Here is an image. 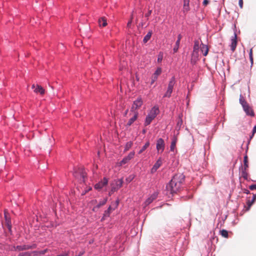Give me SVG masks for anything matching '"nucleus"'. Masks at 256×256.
<instances>
[{"label":"nucleus","mask_w":256,"mask_h":256,"mask_svg":"<svg viewBox=\"0 0 256 256\" xmlns=\"http://www.w3.org/2000/svg\"><path fill=\"white\" fill-rule=\"evenodd\" d=\"M185 176L183 174H175L166 186L167 192H170L172 194L176 193L182 188Z\"/></svg>","instance_id":"obj_1"},{"label":"nucleus","mask_w":256,"mask_h":256,"mask_svg":"<svg viewBox=\"0 0 256 256\" xmlns=\"http://www.w3.org/2000/svg\"><path fill=\"white\" fill-rule=\"evenodd\" d=\"M74 176L80 182H84L85 178L86 177V173L82 167L74 168L73 172Z\"/></svg>","instance_id":"obj_3"},{"label":"nucleus","mask_w":256,"mask_h":256,"mask_svg":"<svg viewBox=\"0 0 256 256\" xmlns=\"http://www.w3.org/2000/svg\"><path fill=\"white\" fill-rule=\"evenodd\" d=\"M34 88V84H33V85L32 86V88Z\"/></svg>","instance_id":"obj_64"},{"label":"nucleus","mask_w":256,"mask_h":256,"mask_svg":"<svg viewBox=\"0 0 256 256\" xmlns=\"http://www.w3.org/2000/svg\"><path fill=\"white\" fill-rule=\"evenodd\" d=\"M241 176L246 180H248V174L246 172V170H241Z\"/></svg>","instance_id":"obj_32"},{"label":"nucleus","mask_w":256,"mask_h":256,"mask_svg":"<svg viewBox=\"0 0 256 256\" xmlns=\"http://www.w3.org/2000/svg\"><path fill=\"white\" fill-rule=\"evenodd\" d=\"M143 104V102L141 97H138L133 102L132 105L137 109L139 108Z\"/></svg>","instance_id":"obj_15"},{"label":"nucleus","mask_w":256,"mask_h":256,"mask_svg":"<svg viewBox=\"0 0 256 256\" xmlns=\"http://www.w3.org/2000/svg\"><path fill=\"white\" fill-rule=\"evenodd\" d=\"M252 132L253 134H254L256 132V124L254 126Z\"/></svg>","instance_id":"obj_54"},{"label":"nucleus","mask_w":256,"mask_h":256,"mask_svg":"<svg viewBox=\"0 0 256 256\" xmlns=\"http://www.w3.org/2000/svg\"><path fill=\"white\" fill-rule=\"evenodd\" d=\"M4 218L5 220V224L7 226L8 232L10 234H12V224L11 222V218L10 217L8 216V213L4 212Z\"/></svg>","instance_id":"obj_7"},{"label":"nucleus","mask_w":256,"mask_h":256,"mask_svg":"<svg viewBox=\"0 0 256 256\" xmlns=\"http://www.w3.org/2000/svg\"><path fill=\"white\" fill-rule=\"evenodd\" d=\"M108 201V198H104L102 200H101L96 205V208H100L101 206H104Z\"/></svg>","instance_id":"obj_27"},{"label":"nucleus","mask_w":256,"mask_h":256,"mask_svg":"<svg viewBox=\"0 0 256 256\" xmlns=\"http://www.w3.org/2000/svg\"><path fill=\"white\" fill-rule=\"evenodd\" d=\"M135 176L134 174H130L126 178V180L128 183L130 182L134 178Z\"/></svg>","instance_id":"obj_37"},{"label":"nucleus","mask_w":256,"mask_h":256,"mask_svg":"<svg viewBox=\"0 0 256 256\" xmlns=\"http://www.w3.org/2000/svg\"><path fill=\"white\" fill-rule=\"evenodd\" d=\"M124 183L123 178H118L114 180L113 182L111 184L112 188L108 192V195L110 196L113 193L117 192L122 186Z\"/></svg>","instance_id":"obj_4"},{"label":"nucleus","mask_w":256,"mask_h":256,"mask_svg":"<svg viewBox=\"0 0 256 256\" xmlns=\"http://www.w3.org/2000/svg\"><path fill=\"white\" fill-rule=\"evenodd\" d=\"M158 194V192H154L146 200V203L147 204H149L152 202L156 198Z\"/></svg>","instance_id":"obj_14"},{"label":"nucleus","mask_w":256,"mask_h":256,"mask_svg":"<svg viewBox=\"0 0 256 256\" xmlns=\"http://www.w3.org/2000/svg\"><path fill=\"white\" fill-rule=\"evenodd\" d=\"M193 86H194V84H192V86L190 87V88H188V92H190V90H192Z\"/></svg>","instance_id":"obj_58"},{"label":"nucleus","mask_w":256,"mask_h":256,"mask_svg":"<svg viewBox=\"0 0 256 256\" xmlns=\"http://www.w3.org/2000/svg\"><path fill=\"white\" fill-rule=\"evenodd\" d=\"M138 112H135V114H134V116L131 118L126 124V128H128L136 120L138 117Z\"/></svg>","instance_id":"obj_16"},{"label":"nucleus","mask_w":256,"mask_h":256,"mask_svg":"<svg viewBox=\"0 0 256 256\" xmlns=\"http://www.w3.org/2000/svg\"><path fill=\"white\" fill-rule=\"evenodd\" d=\"M198 60V58H192L191 57V59H190V64L192 65V66H194V64H196V62H197V61Z\"/></svg>","instance_id":"obj_42"},{"label":"nucleus","mask_w":256,"mask_h":256,"mask_svg":"<svg viewBox=\"0 0 256 256\" xmlns=\"http://www.w3.org/2000/svg\"><path fill=\"white\" fill-rule=\"evenodd\" d=\"M234 36H232L231 38V44H230V49L232 51L234 52L236 50V48L237 46V34H236V25L234 24Z\"/></svg>","instance_id":"obj_5"},{"label":"nucleus","mask_w":256,"mask_h":256,"mask_svg":"<svg viewBox=\"0 0 256 256\" xmlns=\"http://www.w3.org/2000/svg\"><path fill=\"white\" fill-rule=\"evenodd\" d=\"M239 102L242 107L248 104L242 94H240Z\"/></svg>","instance_id":"obj_29"},{"label":"nucleus","mask_w":256,"mask_h":256,"mask_svg":"<svg viewBox=\"0 0 256 256\" xmlns=\"http://www.w3.org/2000/svg\"><path fill=\"white\" fill-rule=\"evenodd\" d=\"M199 44H200V42L198 40H195L194 41V47H193L194 51H198V52Z\"/></svg>","instance_id":"obj_31"},{"label":"nucleus","mask_w":256,"mask_h":256,"mask_svg":"<svg viewBox=\"0 0 256 256\" xmlns=\"http://www.w3.org/2000/svg\"><path fill=\"white\" fill-rule=\"evenodd\" d=\"M254 134H253V133L252 132V135H251V136H250V139L252 138L254 136Z\"/></svg>","instance_id":"obj_60"},{"label":"nucleus","mask_w":256,"mask_h":256,"mask_svg":"<svg viewBox=\"0 0 256 256\" xmlns=\"http://www.w3.org/2000/svg\"><path fill=\"white\" fill-rule=\"evenodd\" d=\"M93 202H96L97 200H93Z\"/></svg>","instance_id":"obj_63"},{"label":"nucleus","mask_w":256,"mask_h":256,"mask_svg":"<svg viewBox=\"0 0 256 256\" xmlns=\"http://www.w3.org/2000/svg\"><path fill=\"white\" fill-rule=\"evenodd\" d=\"M132 20H129L128 22V24H127V26L128 27H130L131 26V24H132Z\"/></svg>","instance_id":"obj_55"},{"label":"nucleus","mask_w":256,"mask_h":256,"mask_svg":"<svg viewBox=\"0 0 256 256\" xmlns=\"http://www.w3.org/2000/svg\"><path fill=\"white\" fill-rule=\"evenodd\" d=\"M172 92H173L172 89L168 88L166 92L164 93V94L163 96V98H170L172 96Z\"/></svg>","instance_id":"obj_26"},{"label":"nucleus","mask_w":256,"mask_h":256,"mask_svg":"<svg viewBox=\"0 0 256 256\" xmlns=\"http://www.w3.org/2000/svg\"><path fill=\"white\" fill-rule=\"evenodd\" d=\"M180 42H176L175 46L173 48L174 53H176L178 51L179 46H180Z\"/></svg>","instance_id":"obj_38"},{"label":"nucleus","mask_w":256,"mask_h":256,"mask_svg":"<svg viewBox=\"0 0 256 256\" xmlns=\"http://www.w3.org/2000/svg\"><path fill=\"white\" fill-rule=\"evenodd\" d=\"M165 148V144L164 140L162 138H158L156 140V149L158 152L160 151L162 152Z\"/></svg>","instance_id":"obj_8"},{"label":"nucleus","mask_w":256,"mask_h":256,"mask_svg":"<svg viewBox=\"0 0 256 256\" xmlns=\"http://www.w3.org/2000/svg\"><path fill=\"white\" fill-rule=\"evenodd\" d=\"M34 92L36 93H40V94H44L45 92L44 88L39 85H37V86L34 89Z\"/></svg>","instance_id":"obj_22"},{"label":"nucleus","mask_w":256,"mask_h":256,"mask_svg":"<svg viewBox=\"0 0 256 256\" xmlns=\"http://www.w3.org/2000/svg\"><path fill=\"white\" fill-rule=\"evenodd\" d=\"M150 143L149 141L147 142L141 148V149L138 151V154H142L143 152H144L149 146Z\"/></svg>","instance_id":"obj_28"},{"label":"nucleus","mask_w":256,"mask_h":256,"mask_svg":"<svg viewBox=\"0 0 256 256\" xmlns=\"http://www.w3.org/2000/svg\"><path fill=\"white\" fill-rule=\"evenodd\" d=\"M162 164V162L161 160V158H159L156 160V163L153 166L152 168L151 169V172L152 174L155 172L160 167V166Z\"/></svg>","instance_id":"obj_12"},{"label":"nucleus","mask_w":256,"mask_h":256,"mask_svg":"<svg viewBox=\"0 0 256 256\" xmlns=\"http://www.w3.org/2000/svg\"><path fill=\"white\" fill-rule=\"evenodd\" d=\"M208 0H204L202 4L204 6H206L208 4Z\"/></svg>","instance_id":"obj_53"},{"label":"nucleus","mask_w":256,"mask_h":256,"mask_svg":"<svg viewBox=\"0 0 256 256\" xmlns=\"http://www.w3.org/2000/svg\"><path fill=\"white\" fill-rule=\"evenodd\" d=\"M244 162L246 163H248V157L246 154L245 155L244 158Z\"/></svg>","instance_id":"obj_48"},{"label":"nucleus","mask_w":256,"mask_h":256,"mask_svg":"<svg viewBox=\"0 0 256 256\" xmlns=\"http://www.w3.org/2000/svg\"><path fill=\"white\" fill-rule=\"evenodd\" d=\"M243 191H244V192L246 194H250V191L246 188H244L243 190Z\"/></svg>","instance_id":"obj_50"},{"label":"nucleus","mask_w":256,"mask_h":256,"mask_svg":"<svg viewBox=\"0 0 256 256\" xmlns=\"http://www.w3.org/2000/svg\"><path fill=\"white\" fill-rule=\"evenodd\" d=\"M108 178L104 177L102 180L98 182L94 186V188L98 190H101L104 187L107 186L108 184Z\"/></svg>","instance_id":"obj_6"},{"label":"nucleus","mask_w":256,"mask_h":256,"mask_svg":"<svg viewBox=\"0 0 256 256\" xmlns=\"http://www.w3.org/2000/svg\"><path fill=\"white\" fill-rule=\"evenodd\" d=\"M198 51H194L192 50V52L191 54V57L194 58H196L198 59Z\"/></svg>","instance_id":"obj_39"},{"label":"nucleus","mask_w":256,"mask_h":256,"mask_svg":"<svg viewBox=\"0 0 256 256\" xmlns=\"http://www.w3.org/2000/svg\"><path fill=\"white\" fill-rule=\"evenodd\" d=\"M162 69L160 67H158L152 76L150 84H152L158 79V76L162 73Z\"/></svg>","instance_id":"obj_10"},{"label":"nucleus","mask_w":256,"mask_h":256,"mask_svg":"<svg viewBox=\"0 0 256 256\" xmlns=\"http://www.w3.org/2000/svg\"><path fill=\"white\" fill-rule=\"evenodd\" d=\"M159 112L160 110L158 106H154L146 116L144 122V126H148L150 124L152 120L155 118Z\"/></svg>","instance_id":"obj_2"},{"label":"nucleus","mask_w":256,"mask_h":256,"mask_svg":"<svg viewBox=\"0 0 256 256\" xmlns=\"http://www.w3.org/2000/svg\"><path fill=\"white\" fill-rule=\"evenodd\" d=\"M100 26H106L107 25L106 20L104 17H102L98 20Z\"/></svg>","instance_id":"obj_24"},{"label":"nucleus","mask_w":256,"mask_h":256,"mask_svg":"<svg viewBox=\"0 0 256 256\" xmlns=\"http://www.w3.org/2000/svg\"><path fill=\"white\" fill-rule=\"evenodd\" d=\"M98 209H99V208H96V206H94L92 208V210L93 212H96V211H97V210H98Z\"/></svg>","instance_id":"obj_56"},{"label":"nucleus","mask_w":256,"mask_h":256,"mask_svg":"<svg viewBox=\"0 0 256 256\" xmlns=\"http://www.w3.org/2000/svg\"><path fill=\"white\" fill-rule=\"evenodd\" d=\"M146 132V129H145V128H144V129L142 130V134H145Z\"/></svg>","instance_id":"obj_57"},{"label":"nucleus","mask_w":256,"mask_h":256,"mask_svg":"<svg viewBox=\"0 0 256 256\" xmlns=\"http://www.w3.org/2000/svg\"><path fill=\"white\" fill-rule=\"evenodd\" d=\"M16 249L19 251L28 250V244L18 245L16 246Z\"/></svg>","instance_id":"obj_25"},{"label":"nucleus","mask_w":256,"mask_h":256,"mask_svg":"<svg viewBox=\"0 0 256 256\" xmlns=\"http://www.w3.org/2000/svg\"><path fill=\"white\" fill-rule=\"evenodd\" d=\"M152 12V10H149L147 13L145 14V17L147 18V19L148 18V17L150 16Z\"/></svg>","instance_id":"obj_44"},{"label":"nucleus","mask_w":256,"mask_h":256,"mask_svg":"<svg viewBox=\"0 0 256 256\" xmlns=\"http://www.w3.org/2000/svg\"><path fill=\"white\" fill-rule=\"evenodd\" d=\"M238 4L240 8H242L243 6V0H239L238 1Z\"/></svg>","instance_id":"obj_49"},{"label":"nucleus","mask_w":256,"mask_h":256,"mask_svg":"<svg viewBox=\"0 0 256 256\" xmlns=\"http://www.w3.org/2000/svg\"><path fill=\"white\" fill-rule=\"evenodd\" d=\"M112 210V206H110L108 207V209L104 210L103 216L100 220L101 222L104 221L106 218L110 217V212Z\"/></svg>","instance_id":"obj_13"},{"label":"nucleus","mask_w":256,"mask_h":256,"mask_svg":"<svg viewBox=\"0 0 256 256\" xmlns=\"http://www.w3.org/2000/svg\"><path fill=\"white\" fill-rule=\"evenodd\" d=\"M190 10V0H184V11L188 12Z\"/></svg>","instance_id":"obj_20"},{"label":"nucleus","mask_w":256,"mask_h":256,"mask_svg":"<svg viewBox=\"0 0 256 256\" xmlns=\"http://www.w3.org/2000/svg\"><path fill=\"white\" fill-rule=\"evenodd\" d=\"M242 170H246V168H248V163H244V166L241 165Z\"/></svg>","instance_id":"obj_46"},{"label":"nucleus","mask_w":256,"mask_h":256,"mask_svg":"<svg viewBox=\"0 0 256 256\" xmlns=\"http://www.w3.org/2000/svg\"><path fill=\"white\" fill-rule=\"evenodd\" d=\"M202 46L201 48V50L203 52V55L206 56L208 52V48L207 45L204 44L202 43Z\"/></svg>","instance_id":"obj_23"},{"label":"nucleus","mask_w":256,"mask_h":256,"mask_svg":"<svg viewBox=\"0 0 256 256\" xmlns=\"http://www.w3.org/2000/svg\"><path fill=\"white\" fill-rule=\"evenodd\" d=\"M177 142V138L176 137L174 136L172 138L171 144L170 146V150L174 152L176 147V144Z\"/></svg>","instance_id":"obj_21"},{"label":"nucleus","mask_w":256,"mask_h":256,"mask_svg":"<svg viewBox=\"0 0 256 256\" xmlns=\"http://www.w3.org/2000/svg\"><path fill=\"white\" fill-rule=\"evenodd\" d=\"M248 188L251 190H256V184H252L248 186Z\"/></svg>","instance_id":"obj_43"},{"label":"nucleus","mask_w":256,"mask_h":256,"mask_svg":"<svg viewBox=\"0 0 256 256\" xmlns=\"http://www.w3.org/2000/svg\"><path fill=\"white\" fill-rule=\"evenodd\" d=\"M119 203H120V200L118 198H117L116 200V202H114V207L112 206V210H114L116 208H117V207L118 206V204H119Z\"/></svg>","instance_id":"obj_41"},{"label":"nucleus","mask_w":256,"mask_h":256,"mask_svg":"<svg viewBox=\"0 0 256 256\" xmlns=\"http://www.w3.org/2000/svg\"><path fill=\"white\" fill-rule=\"evenodd\" d=\"M135 152L134 151H132L130 152L128 154L124 157L122 160L120 162V166H122L123 164H127L130 160L134 156Z\"/></svg>","instance_id":"obj_9"},{"label":"nucleus","mask_w":256,"mask_h":256,"mask_svg":"<svg viewBox=\"0 0 256 256\" xmlns=\"http://www.w3.org/2000/svg\"><path fill=\"white\" fill-rule=\"evenodd\" d=\"M226 217H227V216H225V217H224V220L226 218Z\"/></svg>","instance_id":"obj_62"},{"label":"nucleus","mask_w":256,"mask_h":256,"mask_svg":"<svg viewBox=\"0 0 256 256\" xmlns=\"http://www.w3.org/2000/svg\"><path fill=\"white\" fill-rule=\"evenodd\" d=\"M133 144V142L132 141L128 142L126 143L124 147V151L128 150L131 148Z\"/></svg>","instance_id":"obj_35"},{"label":"nucleus","mask_w":256,"mask_h":256,"mask_svg":"<svg viewBox=\"0 0 256 256\" xmlns=\"http://www.w3.org/2000/svg\"><path fill=\"white\" fill-rule=\"evenodd\" d=\"M182 37L181 34H179L178 35V39H177V40H176V42H180V40H181V39H182Z\"/></svg>","instance_id":"obj_52"},{"label":"nucleus","mask_w":256,"mask_h":256,"mask_svg":"<svg viewBox=\"0 0 256 256\" xmlns=\"http://www.w3.org/2000/svg\"><path fill=\"white\" fill-rule=\"evenodd\" d=\"M220 234L224 238H228V231L226 230L222 229L220 231Z\"/></svg>","instance_id":"obj_33"},{"label":"nucleus","mask_w":256,"mask_h":256,"mask_svg":"<svg viewBox=\"0 0 256 256\" xmlns=\"http://www.w3.org/2000/svg\"><path fill=\"white\" fill-rule=\"evenodd\" d=\"M128 111V109H127V110L125 111V112H124V116H126V115L127 114Z\"/></svg>","instance_id":"obj_59"},{"label":"nucleus","mask_w":256,"mask_h":256,"mask_svg":"<svg viewBox=\"0 0 256 256\" xmlns=\"http://www.w3.org/2000/svg\"><path fill=\"white\" fill-rule=\"evenodd\" d=\"M26 255H28L29 256V254L28 252H25L24 253H20L19 254V256H26Z\"/></svg>","instance_id":"obj_51"},{"label":"nucleus","mask_w":256,"mask_h":256,"mask_svg":"<svg viewBox=\"0 0 256 256\" xmlns=\"http://www.w3.org/2000/svg\"><path fill=\"white\" fill-rule=\"evenodd\" d=\"M37 247V245L36 244H28V249H33L36 248Z\"/></svg>","instance_id":"obj_45"},{"label":"nucleus","mask_w":256,"mask_h":256,"mask_svg":"<svg viewBox=\"0 0 256 256\" xmlns=\"http://www.w3.org/2000/svg\"><path fill=\"white\" fill-rule=\"evenodd\" d=\"M152 31L150 30L148 32L147 34L144 36L143 39V42L144 44H146L152 35Z\"/></svg>","instance_id":"obj_19"},{"label":"nucleus","mask_w":256,"mask_h":256,"mask_svg":"<svg viewBox=\"0 0 256 256\" xmlns=\"http://www.w3.org/2000/svg\"><path fill=\"white\" fill-rule=\"evenodd\" d=\"M176 83V80L174 76H172L168 84V88H169L172 89H174V87Z\"/></svg>","instance_id":"obj_18"},{"label":"nucleus","mask_w":256,"mask_h":256,"mask_svg":"<svg viewBox=\"0 0 256 256\" xmlns=\"http://www.w3.org/2000/svg\"><path fill=\"white\" fill-rule=\"evenodd\" d=\"M48 251V248L44 249L40 251H34V252L35 254H38L40 256L44 255Z\"/></svg>","instance_id":"obj_36"},{"label":"nucleus","mask_w":256,"mask_h":256,"mask_svg":"<svg viewBox=\"0 0 256 256\" xmlns=\"http://www.w3.org/2000/svg\"><path fill=\"white\" fill-rule=\"evenodd\" d=\"M140 26H144V24H143V22H141L139 24Z\"/></svg>","instance_id":"obj_61"},{"label":"nucleus","mask_w":256,"mask_h":256,"mask_svg":"<svg viewBox=\"0 0 256 256\" xmlns=\"http://www.w3.org/2000/svg\"><path fill=\"white\" fill-rule=\"evenodd\" d=\"M249 57L250 60L251 62V65L252 66L254 64V60L252 58V48H250L249 52Z\"/></svg>","instance_id":"obj_40"},{"label":"nucleus","mask_w":256,"mask_h":256,"mask_svg":"<svg viewBox=\"0 0 256 256\" xmlns=\"http://www.w3.org/2000/svg\"><path fill=\"white\" fill-rule=\"evenodd\" d=\"M256 200V193L253 194L252 198L251 200H248L246 202L247 208H246V210H248L253 204L254 202Z\"/></svg>","instance_id":"obj_17"},{"label":"nucleus","mask_w":256,"mask_h":256,"mask_svg":"<svg viewBox=\"0 0 256 256\" xmlns=\"http://www.w3.org/2000/svg\"><path fill=\"white\" fill-rule=\"evenodd\" d=\"M137 110L136 108H135V106L132 104V106L131 107V108H130V112H134V114H135V112H137L136 110Z\"/></svg>","instance_id":"obj_47"},{"label":"nucleus","mask_w":256,"mask_h":256,"mask_svg":"<svg viewBox=\"0 0 256 256\" xmlns=\"http://www.w3.org/2000/svg\"><path fill=\"white\" fill-rule=\"evenodd\" d=\"M242 108L247 116H249L252 117L254 116V112L250 106L248 104L244 106Z\"/></svg>","instance_id":"obj_11"},{"label":"nucleus","mask_w":256,"mask_h":256,"mask_svg":"<svg viewBox=\"0 0 256 256\" xmlns=\"http://www.w3.org/2000/svg\"><path fill=\"white\" fill-rule=\"evenodd\" d=\"M182 114L178 116V118L176 123V126L179 128H181L182 125Z\"/></svg>","instance_id":"obj_30"},{"label":"nucleus","mask_w":256,"mask_h":256,"mask_svg":"<svg viewBox=\"0 0 256 256\" xmlns=\"http://www.w3.org/2000/svg\"><path fill=\"white\" fill-rule=\"evenodd\" d=\"M164 57V53L162 52H160L158 55L157 62L158 63H161Z\"/></svg>","instance_id":"obj_34"}]
</instances>
